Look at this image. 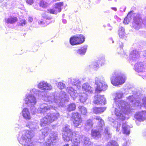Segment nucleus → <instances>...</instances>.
Wrapping results in <instances>:
<instances>
[{
    "mask_svg": "<svg viewBox=\"0 0 146 146\" xmlns=\"http://www.w3.org/2000/svg\"><path fill=\"white\" fill-rule=\"evenodd\" d=\"M93 123L91 119L88 120L85 124V129L87 130H88L92 128Z\"/></svg>",
    "mask_w": 146,
    "mask_h": 146,
    "instance_id": "obj_32",
    "label": "nucleus"
},
{
    "mask_svg": "<svg viewBox=\"0 0 146 146\" xmlns=\"http://www.w3.org/2000/svg\"><path fill=\"white\" fill-rule=\"evenodd\" d=\"M82 138L84 141L83 146H93V144L90 141L89 138L84 136L82 137Z\"/></svg>",
    "mask_w": 146,
    "mask_h": 146,
    "instance_id": "obj_29",
    "label": "nucleus"
},
{
    "mask_svg": "<svg viewBox=\"0 0 146 146\" xmlns=\"http://www.w3.org/2000/svg\"><path fill=\"white\" fill-rule=\"evenodd\" d=\"M24 100L25 104L28 106H34L37 102L36 98L34 94H26Z\"/></svg>",
    "mask_w": 146,
    "mask_h": 146,
    "instance_id": "obj_10",
    "label": "nucleus"
},
{
    "mask_svg": "<svg viewBox=\"0 0 146 146\" xmlns=\"http://www.w3.org/2000/svg\"><path fill=\"white\" fill-rule=\"evenodd\" d=\"M26 2L27 3L31 5H32L34 2L33 0H27Z\"/></svg>",
    "mask_w": 146,
    "mask_h": 146,
    "instance_id": "obj_49",
    "label": "nucleus"
},
{
    "mask_svg": "<svg viewBox=\"0 0 146 146\" xmlns=\"http://www.w3.org/2000/svg\"><path fill=\"white\" fill-rule=\"evenodd\" d=\"M28 92L29 93L27 94H34L37 95L39 96L43 92L40 90L36 89L35 88H33L27 90Z\"/></svg>",
    "mask_w": 146,
    "mask_h": 146,
    "instance_id": "obj_20",
    "label": "nucleus"
},
{
    "mask_svg": "<svg viewBox=\"0 0 146 146\" xmlns=\"http://www.w3.org/2000/svg\"><path fill=\"white\" fill-rule=\"evenodd\" d=\"M48 5V3L44 1H41L40 3V6L42 7H46Z\"/></svg>",
    "mask_w": 146,
    "mask_h": 146,
    "instance_id": "obj_41",
    "label": "nucleus"
},
{
    "mask_svg": "<svg viewBox=\"0 0 146 146\" xmlns=\"http://www.w3.org/2000/svg\"><path fill=\"white\" fill-rule=\"evenodd\" d=\"M42 17L44 18L45 19L50 20L51 19V17L46 15L45 14H43L42 15Z\"/></svg>",
    "mask_w": 146,
    "mask_h": 146,
    "instance_id": "obj_46",
    "label": "nucleus"
},
{
    "mask_svg": "<svg viewBox=\"0 0 146 146\" xmlns=\"http://www.w3.org/2000/svg\"><path fill=\"white\" fill-rule=\"evenodd\" d=\"M123 96V93L121 91L116 93L115 98V104L116 107L115 108V114L118 121H115L111 117L109 118V121L111 122V125L116 129L117 132H119L120 130L121 124L119 122V119L122 121L125 119V114H132L130 106H137L140 104L139 102L135 100V97L133 95L130 96L127 98V101L128 103H126L123 100H119L118 99L122 98Z\"/></svg>",
    "mask_w": 146,
    "mask_h": 146,
    "instance_id": "obj_1",
    "label": "nucleus"
},
{
    "mask_svg": "<svg viewBox=\"0 0 146 146\" xmlns=\"http://www.w3.org/2000/svg\"><path fill=\"white\" fill-rule=\"evenodd\" d=\"M118 32L119 37L120 38H123L125 34L124 28L122 27H119Z\"/></svg>",
    "mask_w": 146,
    "mask_h": 146,
    "instance_id": "obj_35",
    "label": "nucleus"
},
{
    "mask_svg": "<svg viewBox=\"0 0 146 146\" xmlns=\"http://www.w3.org/2000/svg\"><path fill=\"white\" fill-rule=\"evenodd\" d=\"M39 134L40 139L44 140L45 137H46L44 146H54L57 141V136L56 132L52 131L48 127H46L41 129Z\"/></svg>",
    "mask_w": 146,
    "mask_h": 146,
    "instance_id": "obj_4",
    "label": "nucleus"
},
{
    "mask_svg": "<svg viewBox=\"0 0 146 146\" xmlns=\"http://www.w3.org/2000/svg\"><path fill=\"white\" fill-rule=\"evenodd\" d=\"M94 119L96 120L97 123V127L100 130L103 129V127L104 125V121L101 117L99 116H95Z\"/></svg>",
    "mask_w": 146,
    "mask_h": 146,
    "instance_id": "obj_17",
    "label": "nucleus"
},
{
    "mask_svg": "<svg viewBox=\"0 0 146 146\" xmlns=\"http://www.w3.org/2000/svg\"><path fill=\"white\" fill-rule=\"evenodd\" d=\"M42 99L44 101L49 102L50 105H48L46 103L41 104L37 110L34 106H29L33 114L37 112L44 113L51 109L56 110L55 108L57 106H62L64 102L68 101L69 98L66 93L61 91L60 93L55 92L46 94L42 96Z\"/></svg>",
    "mask_w": 146,
    "mask_h": 146,
    "instance_id": "obj_2",
    "label": "nucleus"
},
{
    "mask_svg": "<svg viewBox=\"0 0 146 146\" xmlns=\"http://www.w3.org/2000/svg\"><path fill=\"white\" fill-rule=\"evenodd\" d=\"M38 23L42 27H44L46 26L45 22L44 21L42 20V19H41L40 20H39L38 21Z\"/></svg>",
    "mask_w": 146,
    "mask_h": 146,
    "instance_id": "obj_42",
    "label": "nucleus"
},
{
    "mask_svg": "<svg viewBox=\"0 0 146 146\" xmlns=\"http://www.w3.org/2000/svg\"><path fill=\"white\" fill-rule=\"evenodd\" d=\"M105 59V57L104 56H100L98 58V60L99 62H101L102 60H103Z\"/></svg>",
    "mask_w": 146,
    "mask_h": 146,
    "instance_id": "obj_47",
    "label": "nucleus"
},
{
    "mask_svg": "<svg viewBox=\"0 0 146 146\" xmlns=\"http://www.w3.org/2000/svg\"><path fill=\"white\" fill-rule=\"evenodd\" d=\"M122 146H128L127 142H126L122 144Z\"/></svg>",
    "mask_w": 146,
    "mask_h": 146,
    "instance_id": "obj_54",
    "label": "nucleus"
},
{
    "mask_svg": "<svg viewBox=\"0 0 146 146\" xmlns=\"http://www.w3.org/2000/svg\"><path fill=\"white\" fill-rule=\"evenodd\" d=\"M78 44L83 43L85 41V38L82 34H79L76 35Z\"/></svg>",
    "mask_w": 146,
    "mask_h": 146,
    "instance_id": "obj_33",
    "label": "nucleus"
},
{
    "mask_svg": "<svg viewBox=\"0 0 146 146\" xmlns=\"http://www.w3.org/2000/svg\"><path fill=\"white\" fill-rule=\"evenodd\" d=\"M26 20L25 19H23L20 21V22L19 23V25H20L23 26L25 25L26 24Z\"/></svg>",
    "mask_w": 146,
    "mask_h": 146,
    "instance_id": "obj_43",
    "label": "nucleus"
},
{
    "mask_svg": "<svg viewBox=\"0 0 146 146\" xmlns=\"http://www.w3.org/2000/svg\"><path fill=\"white\" fill-rule=\"evenodd\" d=\"M104 132L105 134V136L107 137L111 138V134L108 131V128L106 127L104 128Z\"/></svg>",
    "mask_w": 146,
    "mask_h": 146,
    "instance_id": "obj_39",
    "label": "nucleus"
},
{
    "mask_svg": "<svg viewBox=\"0 0 146 146\" xmlns=\"http://www.w3.org/2000/svg\"><path fill=\"white\" fill-rule=\"evenodd\" d=\"M17 18L14 17H10L5 19V22L7 25L12 24L17 21Z\"/></svg>",
    "mask_w": 146,
    "mask_h": 146,
    "instance_id": "obj_24",
    "label": "nucleus"
},
{
    "mask_svg": "<svg viewBox=\"0 0 146 146\" xmlns=\"http://www.w3.org/2000/svg\"><path fill=\"white\" fill-rule=\"evenodd\" d=\"M62 131L63 133L62 137L63 140L66 142L71 141L72 143L71 146H79L80 144L81 136L79 133L76 131L73 132L70 129V126L67 124L63 127Z\"/></svg>",
    "mask_w": 146,
    "mask_h": 146,
    "instance_id": "obj_3",
    "label": "nucleus"
},
{
    "mask_svg": "<svg viewBox=\"0 0 146 146\" xmlns=\"http://www.w3.org/2000/svg\"><path fill=\"white\" fill-rule=\"evenodd\" d=\"M78 96H79V100L82 103L86 102L88 98L87 95L84 93H78Z\"/></svg>",
    "mask_w": 146,
    "mask_h": 146,
    "instance_id": "obj_30",
    "label": "nucleus"
},
{
    "mask_svg": "<svg viewBox=\"0 0 146 146\" xmlns=\"http://www.w3.org/2000/svg\"><path fill=\"white\" fill-rule=\"evenodd\" d=\"M114 42V41H112V43H113Z\"/></svg>",
    "mask_w": 146,
    "mask_h": 146,
    "instance_id": "obj_64",
    "label": "nucleus"
},
{
    "mask_svg": "<svg viewBox=\"0 0 146 146\" xmlns=\"http://www.w3.org/2000/svg\"><path fill=\"white\" fill-rule=\"evenodd\" d=\"M100 63L101 66L104 65L106 63V60L105 59V58L103 60H102L100 62Z\"/></svg>",
    "mask_w": 146,
    "mask_h": 146,
    "instance_id": "obj_48",
    "label": "nucleus"
},
{
    "mask_svg": "<svg viewBox=\"0 0 146 146\" xmlns=\"http://www.w3.org/2000/svg\"><path fill=\"white\" fill-rule=\"evenodd\" d=\"M139 56V52L136 50L134 49L131 51L129 56V62L131 64H133L135 62L137 61Z\"/></svg>",
    "mask_w": 146,
    "mask_h": 146,
    "instance_id": "obj_11",
    "label": "nucleus"
},
{
    "mask_svg": "<svg viewBox=\"0 0 146 146\" xmlns=\"http://www.w3.org/2000/svg\"><path fill=\"white\" fill-rule=\"evenodd\" d=\"M107 26H108V27H110V24H108L107 25Z\"/></svg>",
    "mask_w": 146,
    "mask_h": 146,
    "instance_id": "obj_61",
    "label": "nucleus"
},
{
    "mask_svg": "<svg viewBox=\"0 0 146 146\" xmlns=\"http://www.w3.org/2000/svg\"><path fill=\"white\" fill-rule=\"evenodd\" d=\"M95 104L105 105L106 104V100L104 95H96L94 101Z\"/></svg>",
    "mask_w": 146,
    "mask_h": 146,
    "instance_id": "obj_14",
    "label": "nucleus"
},
{
    "mask_svg": "<svg viewBox=\"0 0 146 146\" xmlns=\"http://www.w3.org/2000/svg\"><path fill=\"white\" fill-rule=\"evenodd\" d=\"M134 118L139 121H143L146 119V111H143L136 113L135 115Z\"/></svg>",
    "mask_w": 146,
    "mask_h": 146,
    "instance_id": "obj_15",
    "label": "nucleus"
},
{
    "mask_svg": "<svg viewBox=\"0 0 146 146\" xmlns=\"http://www.w3.org/2000/svg\"><path fill=\"white\" fill-rule=\"evenodd\" d=\"M76 106L74 103H71L68 105V111H69L74 110L76 109Z\"/></svg>",
    "mask_w": 146,
    "mask_h": 146,
    "instance_id": "obj_36",
    "label": "nucleus"
},
{
    "mask_svg": "<svg viewBox=\"0 0 146 146\" xmlns=\"http://www.w3.org/2000/svg\"><path fill=\"white\" fill-rule=\"evenodd\" d=\"M106 146H119V145L116 141L111 140L108 143Z\"/></svg>",
    "mask_w": 146,
    "mask_h": 146,
    "instance_id": "obj_37",
    "label": "nucleus"
},
{
    "mask_svg": "<svg viewBox=\"0 0 146 146\" xmlns=\"http://www.w3.org/2000/svg\"><path fill=\"white\" fill-rule=\"evenodd\" d=\"M111 9L115 11H116L117 10V8L115 7H112Z\"/></svg>",
    "mask_w": 146,
    "mask_h": 146,
    "instance_id": "obj_56",
    "label": "nucleus"
},
{
    "mask_svg": "<svg viewBox=\"0 0 146 146\" xmlns=\"http://www.w3.org/2000/svg\"><path fill=\"white\" fill-rule=\"evenodd\" d=\"M33 134L31 131H22L19 132L18 140L20 144L24 146H40V143L33 142Z\"/></svg>",
    "mask_w": 146,
    "mask_h": 146,
    "instance_id": "obj_5",
    "label": "nucleus"
},
{
    "mask_svg": "<svg viewBox=\"0 0 146 146\" xmlns=\"http://www.w3.org/2000/svg\"><path fill=\"white\" fill-rule=\"evenodd\" d=\"M22 115L24 118L27 120H29L32 118L28 109L26 108L23 109L22 111Z\"/></svg>",
    "mask_w": 146,
    "mask_h": 146,
    "instance_id": "obj_19",
    "label": "nucleus"
},
{
    "mask_svg": "<svg viewBox=\"0 0 146 146\" xmlns=\"http://www.w3.org/2000/svg\"><path fill=\"white\" fill-rule=\"evenodd\" d=\"M112 29V27H110V28L109 29L110 30H111Z\"/></svg>",
    "mask_w": 146,
    "mask_h": 146,
    "instance_id": "obj_62",
    "label": "nucleus"
},
{
    "mask_svg": "<svg viewBox=\"0 0 146 146\" xmlns=\"http://www.w3.org/2000/svg\"><path fill=\"white\" fill-rule=\"evenodd\" d=\"M123 44L122 42H121V44H120V47L121 48L120 50L122 51L123 50V49H122L123 47Z\"/></svg>",
    "mask_w": 146,
    "mask_h": 146,
    "instance_id": "obj_51",
    "label": "nucleus"
},
{
    "mask_svg": "<svg viewBox=\"0 0 146 146\" xmlns=\"http://www.w3.org/2000/svg\"><path fill=\"white\" fill-rule=\"evenodd\" d=\"M143 135L145 138L146 139V130L143 132Z\"/></svg>",
    "mask_w": 146,
    "mask_h": 146,
    "instance_id": "obj_50",
    "label": "nucleus"
},
{
    "mask_svg": "<svg viewBox=\"0 0 146 146\" xmlns=\"http://www.w3.org/2000/svg\"><path fill=\"white\" fill-rule=\"evenodd\" d=\"M58 113L48 114L44 117L41 119L40 125L41 126H44L56 120L59 116Z\"/></svg>",
    "mask_w": 146,
    "mask_h": 146,
    "instance_id": "obj_7",
    "label": "nucleus"
},
{
    "mask_svg": "<svg viewBox=\"0 0 146 146\" xmlns=\"http://www.w3.org/2000/svg\"><path fill=\"white\" fill-rule=\"evenodd\" d=\"M123 56L125 57V55H126L127 54L125 52H123Z\"/></svg>",
    "mask_w": 146,
    "mask_h": 146,
    "instance_id": "obj_58",
    "label": "nucleus"
},
{
    "mask_svg": "<svg viewBox=\"0 0 146 146\" xmlns=\"http://www.w3.org/2000/svg\"><path fill=\"white\" fill-rule=\"evenodd\" d=\"M26 126L32 130L36 128V123L33 121H28L26 124Z\"/></svg>",
    "mask_w": 146,
    "mask_h": 146,
    "instance_id": "obj_27",
    "label": "nucleus"
},
{
    "mask_svg": "<svg viewBox=\"0 0 146 146\" xmlns=\"http://www.w3.org/2000/svg\"><path fill=\"white\" fill-rule=\"evenodd\" d=\"M63 6V2L58 3L55 5V9H48L47 10L50 13L56 14L58 12H60L61 11V7Z\"/></svg>",
    "mask_w": 146,
    "mask_h": 146,
    "instance_id": "obj_13",
    "label": "nucleus"
},
{
    "mask_svg": "<svg viewBox=\"0 0 146 146\" xmlns=\"http://www.w3.org/2000/svg\"><path fill=\"white\" fill-rule=\"evenodd\" d=\"M126 80L125 76L119 71L114 72L112 74V76L111 78V84L115 86L123 84Z\"/></svg>",
    "mask_w": 146,
    "mask_h": 146,
    "instance_id": "obj_6",
    "label": "nucleus"
},
{
    "mask_svg": "<svg viewBox=\"0 0 146 146\" xmlns=\"http://www.w3.org/2000/svg\"><path fill=\"white\" fill-rule=\"evenodd\" d=\"M23 126L22 125H16L15 128H18L21 129Z\"/></svg>",
    "mask_w": 146,
    "mask_h": 146,
    "instance_id": "obj_53",
    "label": "nucleus"
},
{
    "mask_svg": "<svg viewBox=\"0 0 146 146\" xmlns=\"http://www.w3.org/2000/svg\"><path fill=\"white\" fill-rule=\"evenodd\" d=\"M88 46L87 45H85L80 49L77 50L76 51L77 54L81 56L84 55L87 50Z\"/></svg>",
    "mask_w": 146,
    "mask_h": 146,
    "instance_id": "obj_25",
    "label": "nucleus"
},
{
    "mask_svg": "<svg viewBox=\"0 0 146 146\" xmlns=\"http://www.w3.org/2000/svg\"><path fill=\"white\" fill-rule=\"evenodd\" d=\"M106 110L105 107H94L93 108V112L95 114H97L101 113L104 112Z\"/></svg>",
    "mask_w": 146,
    "mask_h": 146,
    "instance_id": "obj_28",
    "label": "nucleus"
},
{
    "mask_svg": "<svg viewBox=\"0 0 146 146\" xmlns=\"http://www.w3.org/2000/svg\"><path fill=\"white\" fill-rule=\"evenodd\" d=\"M58 87L59 89H62L66 87V85L62 82H59L58 83Z\"/></svg>",
    "mask_w": 146,
    "mask_h": 146,
    "instance_id": "obj_40",
    "label": "nucleus"
},
{
    "mask_svg": "<svg viewBox=\"0 0 146 146\" xmlns=\"http://www.w3.org/2000/svg\"><path fill=\"white\" fill-rule=\"evenodd\" d=\"M134 68L135 71L138 72H143L144 74L145 73L144 71L145 68L143 63L139 61L135 64Z\"/></svg>",
    "mask_w": 146,
    "mask_h": 146,
    "instance_id": "obj_16",
    "label": "nucleus"
},
{
    "mask_svg": "<svg viewBox=\"0 0 146 146\" xmlns=\"http://www.w3.org/2000/svg\"><path fill=\"white\" fill-rule=\"evenodd\" d=\"M62 22L64 24H66L67 23L66 20L65 19H63Z\"/></svg>",
    "mask_w": 146,
    "mask_h": 146,
    "instance_id": "obj_55",
    "label": "nucleus"
},
{
    "mask_svg": "<svg viewBox=\"0 0 146 146\" xmlns=\"http://www.w3.org/2000/svg\"><path fill=\"white\" fill-rule=\"evenodd\" d=\"M64 146H69V144H67L64 145Z\"/></svg>",
    "mask_w": 146,
    "mask_h": 146,
    "instance_id": "obj_60",
    "label": "nucleus"
},
{
    "mask_svg": "<svg viewBox=\"0 0 146 146\" xmlns=\"http://www.w3.org/2000/svg\"><path fill=\"white\" fill-rule=\"evenodd\" d=\"M78 41L76 35L71 37L70 39V43L72 45H78Z\"/></svg>",
    "mask_w": 146,
    "mask_h": 146,
    "instance_id": "obj_31",
    "label": "nucleus"
},
{
    "mask_svg": "<svg viewBox=\"0 0 146 146\" xmlns=\"http://www.w3.org/2000/svg\"><path fill=\"white\" fill-rule=\"evenodd\" d=\"M82 90L89 93H92L93 92V88L88 83L84 84L82 86Z\"/></svg>",
    "mask_w": 146,
    "mask_h": 146,
    "instance_id": "obj_21",
    "label": "nucleus"
},
{
    "mask_svg": "<svg viewBox=\"0 0 146 146\" xmlns=\"http://www.w3.org/2000/svg\"><path fill=\"white\" fill-rule=\"evenodd\" d=\"M37 87L38 88L44 91H50L52 89V86L50 84L44 81L40 82L37 84Z\"/></svg>",
    "mask_w": 146,
    "mask_h": 146,
    "instance_id": "obj_12",
    "label": "nucleus"
},
{
    "mask_svg": "<svg viewBox=\"0 0 146 146\" xmlns=\"http://www.w3.org/2000/svg\"><path fill=\"white\" fill-rule=\"evenodd\" d=\"M126 8V7L125 6H122L120 8V11L122 12H125Z\"/></svg>",
    "mask_w": 146,
    "mask_h": 146,
    "instance_id": "obj_45",
    "label": "nucleus"
},
{
    "mask_svg": "<svg viewBox=\"0 0 146 146\" xmlns=\"http://www.w3.org/2000/svg\"><path fill=\"white\" fill-rule=\"evenodd\" d=\"M66 92L69 93L71 97L74 100L78 96V93L77 91L71 87H68L66 90Z\"/></svg>",
    "mask_w": 146,
    "mask_h": 146,
    "instance_id": "obj_18",
    "label": "nucleus"
},
{
    "mask_svg": "<svg viewBox=\"0 0 146 146\" xmlns=\"http://www.w3.org/2000/svg\"><path fill=\"white\" fill-rule=\"evenodd\" d=\"M143 106L146 108V97L143 98L142 100Z\"/></svg>",
    "mask_w": 146,
    "mask_h": 146,
    "instance_id": "obj_44",
    "label": "nucleus"
},
{
    "mask_svg": "<svg viewBox=\"0 0 146 146\" xmlns=\"http://www.w3.org/2000/svg\"><path fill=\"white\" fill-rule=\"evenodd\" d=\"M145 54H143V55L144 56H146V51H145ZM142 52V53H143V52Z\"/></svg>",
    "mask_w": 146,
    "mask_h": 146,
    "instance_id": "obj_57",
    "label": "nucleus"
},
{
    "mask_svg": "<svg viewBox=\"0 0 146 146\" xmlns=\"http://www.w3.org/2000/svg\"><path fill=\"white\" fill-rule=\"evenodd\" d=\"M139 75H140V76H142V78L143 79H145V76H144L143 75H141L140 74H139Z\"/></svg>",
    "mask_w": 146,
    "mask_h": 146,
    "instance_id": "obj_59",
    "label": "nucleus"
},
{
    "mask_svg": "<svg viewBox=\"0 0 146 146\" xmlns=\"http://www.w3.org/2000/svg\"><path fill=\"white\" fill-rule=\"evenodd\" d=\"M90 68H98L99 66V64L96 61H94L92 62L90 65H89Z\"/></svg>",
    "mask_w": 146,
    "mask_h": 146,
    "instance_id": "obj_38",
    "label": "nucleus"
},
{
    "mask_svg": "<svg viewBox=\"0 0 146 146\" xmlns=\"http://www.w3.org/2000/svg\"><path fill=\"white\" fill-rule=\"evenodd\" d=\"M78 109L79 111H80L82 114L86 115L87 114V110L83 106H79Z\"/></svg>",
    "mask_w": 146,
    "mask_h": 146,
    "instance_id": "obj_34",
    "label": "nucleus"
},
{
    "mask_svg": "<svg viewBox=\"0 0 146 146\" xmlns=\"http://www.w3.org/2000/svg\"><path fill=\"white\" fill-rule=\"evenodd\" d=\"M71 83L72 85L76 86L77 90L80 89L81 88V82L79 79H71Z\"/></svg>",
    "mask_w": 146,
    "mask_h": 146,
    "instance_id": "obj_23",
    "label": "nucleus"
},
{
    "mask_svg": "<svg viewBox=\"0 0 146 146\" xmlns=\"http://www.w3.org/2000/svg\"><path fill=\"white\" fill-rule=\"evenodd\" d=\"M95 83L97 85V87L95 90L96 93H100L102 91H104L107 88L108 86L106 83L103 77L99 78H96Z\"/></svg>",
    "mask_w": 146,
    "mask_h": 146,
    "instance_id": "obj_8",
    "label": "nucleus"
},
{
    "mask_svg": "<svg viewBox=\"0 0 146 146\" xmlns=\"http://www.w3.org/2000/svg\"><path fill=\"white\" fill-rule=\"evenodd\" d=\"M112 0H108L109 1H112ZM115 1H116V0H114Z\"/></svg>",
    "mask_w": 146,
    "mask_h": 146,
    "instance_id": "obj_63",
    "label": "nucleus"
},
{
    "mask_svg": "<svg viewBox=\"0 0 146 146\" xmlns=\"http://www.w3.org/2000/svg\"><path fill=\"white\" fill-rule=\"evenodd\" d=\"M122 133L127 135H129L130 132V127L126 123H123L122 124Z\"/></svg>",
    "mask_w": 146,
    "mask_h": 146,
    "instance_id": "obj_22",
    "label": "nucleus"
},
{
    "mask_svg": "<svg viewBox=\"0 0 146 146\" xmlns=\"http://www.w3.org/2000/svg\"><path fill=\"white\" fill-rule=\"evenodd\" d=\"M28 21L29 22H31L33 21V18L31 17H29L28 18Z\"/></svg>",
    "mask_w": 146,
    "mask_h": 146,
    "instance_id": "obj_52",
    "label": "nucleus"
},
{
    "mask_svg": "<svg viewBox=\"0 0 146 146\" xmlns=\"http://www.w3.org/2000/svg\"><path fill=\"white\" fill-rule=\"evenodd\" d=\"M73 119L74 126L77 128H80L82 126L83 121L80 115L78 112H73L71 117Z\"/></svg>",
    "mask_w": 146,
    "mask_h": 146,
    "instance_id": "obj_9",
    "label": "nucleus"
},
{
    "mask_svg": "<svg viewBox=\"0 0 146 146\" xmlns=\"http://www.w3.org/2000/svg\"><path fill=\"white\" fill-rule=\"evenodd\" d=\"M91 135L92 137L95 139H98L100 137L101 134L99 130H92Z\"/></svg>",
    "mask_w": 146,
    "mask_h": 146,
    "instance_id": "obj_26",
    "label": "nucleus"
}]
</instances>
